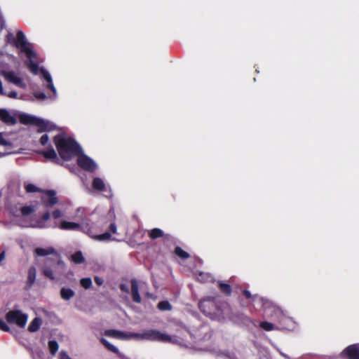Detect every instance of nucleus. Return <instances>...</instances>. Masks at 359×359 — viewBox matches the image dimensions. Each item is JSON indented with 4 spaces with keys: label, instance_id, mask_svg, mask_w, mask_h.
Segmentation results:
<instances>
[{
    "label": "nucleus",
    "instance_id": "obj_1",
    "mask_svg": "<svg viewBox=\"0 0 359 359\" xmlns=\"http://www.w3.org/2000/svg\"><path fill=\"white\" fill-rule=\"evenodd\" d=\"M0 201H4V207L9 212L17 218V223L21 227L44 229L58 227L62 230H79L97 241H109L111 235L105 232L101 235L94 233L90 227V223H77L74 222L62 221L60 224L56 222L49 223L50 213H44L41 218H34L32 214L36 210L34 205H23L21 197L17 194H9L7 190L0 192Z\"/></svg>",
    "mask_w": 359,
    "mask_h": 359
},
{
    "label": "nucleus",
    "instance_id": "obj_2",
    "mask_svg": "<svg viewBox=\"0 0 359 359\" xmlns=\"http://www.w3.org/2000/svg\"><path fill=\"white\" fill-rule=\"evenodd\" d=\"M243 294L246 298L250 299L251 304L255 309H262L264 318L271 319L276 323L282 320L292 323V318L287 316L280 307L269 299L257 294L252 295L250 292L247 290H243Z\"/></svg>",
    "mask_w": 359,
    "mask_h": 359
},
{
    "label": "nucleus",
    "instance_id": "obj_3",
    "mask_svg": "<svg viewBox=\"0 0 359 359\" xmlns=\"http://www.w3.org/2000/svg\"><path fill=\"white\" fill-rule=\"evenodd\" d=\"M201 311L212 320L222 322L229 317L231 308L226 302L217 303L215 299L206 297L198 304Z\"/></svg>",
    "mask_w": 359,
    "mask_h": 359
},
{
    "label": "nucleus",
    "instance_id": "obj_4",
    "mask_svg": "<svg viewBox=\"0 0 359 359\" xmlns=\"http://www.w3.org/2000/svg\"><path fill=\"white\" fill-rule=\"evenodd\" d=\"M54 142L60 156L65 161L78 156L81 151V147L74 140L64 135H56Z\"/></svg>",
    "mask_w": 359,
    "mask_h": 359
},
{
    "label": "nucleus",
    "instance_id": "obj_5",
    "mask_svg": "<svg viewBox=\"0 0 359 359\" xmlns=\"http://www.w3.org/2000/svg\"><path fill=\"white\" fill-rule=\"evenodd\" d=\"M15 43L16 47L26 55L28 59L26 64L29 70L34 74L37 75L39 73V65L36 62L34 61V59L36 57V53L33 50L32 44L27 42L25 35L22 31H18Z\"/></svg>",
    "mask_w": 359,
    "mask_h": 359
},
{
    "label": "nucleus",
    "instance_id": "obj_6",
    "mask_svg": "<svg viewBox=\"0 0 359 359\" xmlns=\"http://www.w3.org/2000/svg\"><path fill=\"white\" fill-rule=\"evenodd\" d=\"M65 269V262L60 259L57 254H55L53 257L46 259L43 267V273L50 280H55L56 276H62L64 273Z\"/></svg>",
    "mask_w": 359,
    "mask_h": 359
},
{
    "label": "nucleus",
    "instance_id": "obj_7",
    "mask_svg": "<svg viewBox=\"0 0 359 359\" xmlns=\"http://www.w3.org/2000/svg\"><path fill=\"white\" fill-rule=\"evenodd\" d=\"M41 74V78L46 82L44 86L52 92V95L48 96L51 101H55L57 99V92L55 87L50 74L43 67L39 68V73ZM34 96L39 100H44L48 98V96L43 92L36 91L34 93Z\"/></svg>",
    "mask_w": 359,
    "mask_h": 359
},
{
    "label": "nucleus",
    "instance_id": "obj_8",
    "mask_svg": "<svg viewBox=\"0 0 359 359\" xmlns=\"http://www.w3.org/2000/svg\"><path fill=\"white\" fill-rule=\"evenodd\" d=\"M19 118L22 123L36 126L39 128L38 131L39 133L53 130L56 128L53 123L48 120L26 114H21Z\"/></svg>",
    "mask_w": 359,
    "mask_h": 359
},
{
    "label": "nucleus",
    "instance_id": "obj_9",
    "mask_svg": "<svg viewBox=\"0 0 359 359\" xmlns=\"http://www.w3.org/2000/svg\"><path fill=\"white\" fill-rule=\"evenodd\" d=\"M144 341H157L161 342H170L172 344H178V339L172 337L166 333L161 332L157 330H143Z\"/></svg>",
    "mask_w": 359,
    "mask_h": 359
},
{
    "label": "nucleus",
    "instance_id": "obj_10",
    "mask_svg": "<svg viewBox=\"0 0 359 359\" xmlns=\"http://www.w3.org/2000/svg\"><path fill=\"white\" fill-rule=\"evenodd\" d=\"M6 318L8 323L23 328L27 324L28 316L20 310H11L6 313Z\"/></svg>",
    "mask_w": 359,
    "mask_h": 359
},
{
    "label": "nucleus",
    "instance_id": "obj_11",
    "mask_svg": "<svg viewBox=\"0 0 359 359\" xmlns=\"http://www.w3.org/2000/svg\"><path fill=\"white\" fill-rule=\"evenodd\" d=\"M77 163L80 168L88 172H93L97 168V165L93 159L84 154L82 150L77 156Z\"/></svg>",
    "mask_w": 359,
    "mask_h": 359
},
{
    "label": "nucleus",
    "instance_id": "obj_12",
    "mask_svg": "<svg viewBox=\"0 0 359 359\" xmlns=\"http://www.w3.org/2000/svg\"><path fill=\"white\" fill-rule=\"evenodd\" d=\"M92 187L94 191L102 192L106 197H111V191L109 184L100 177H94L92 182Z\"/></svg>",
    "mask_w": 359,
    "mask_h": 359
},
{
    "label": "nucleus",
    "instance_id": "obj_13",
    "mask_svg": "<svg viewBox=\"0 0 359 359\" xmlns=\"http://www.w3.org/2000/svg\"><path fill=\"white\" fill-rule=\"evenodd\" d=\"M1 75L7 81L15 85L19 88H25L27 87V85L24 82L23 79L17 72L14 71H3L1 72Z\"/></svg>",
    "mask_w": 359,
    "mask_h": 359
},
{
    "label": "nucleus",
    "instance_id": "obj_14",
    "mask_svg": "<svg viewBox=\"0 0 359 359\" xmlns=\"http://www.w3.org/2000/svg\"><path fill=\"white\" fill-rule=\"evenodd\" d=\"M41 201L46 208L53 207L58 201L57 198L56 197V192L53 190H48L43 192L41 194Z\"/></svg>",
    "mask_w": 359,
    "mask_h": 359
},
{
    "label": "nucleus",
    "instance_id": "obj_15",
    "mask_svg": "<svg viewBox=\"0 0 359 359\" xmlns=\"http://www.w3.org/2000/svg\"><path fill=\"white\" fill-rule=\"evenodd\" d=\"M342 354L346 355L348 359H359V344H355L346 348Z\"/></svg>",
    "mask_w": 359,
    "mask_h": 359
},
{
    "label": "nucleus",
    "instance_id": "obj_16",
    "mask_svg": "<svg viewBox=\"0 0 359 359\" xmlns=\"http://www.w3.org/2000/svg\"><path fill=\"white\" fill-rule=\"evenodd\" d=\"M0 120L8 125L16 123V118L6 109H0Z\"/></svg>",
    "mask_w": 359,
    "mask_h": 359
},
{
    "label": "nucleus",
    "instance_id": "obj_17",
    "mask_svg": "<svg viewBox=\"0 0 359 359\" xmlns=\"http://www.w3.org/2000/svg\"><path fill=\"white\" fill-rule=\"evenodd\" d=\"M82 223H90L89 225L90 229L94 231L95 234L99 235L97 233L104 230V224L105 223L104 219H102L97 222L95 223L89 219H83Z\"/></svg>",
    "mask_w": 359,
    "mask_h": 359
},
{
    "label": "nucleus",
    "instance_id": "obj_18",
    "mask_svg": "<svg viewBox=\"0 0 359 359\" xmlns=\"http://www.w3.org/2000/svg\"><path fill=\"white\" fill-rule=\"evenodd\" d=\"M131 295L133 302L136 303H141L142 298L139 293L138 282L135 279L131 280Z\"/></svg>",
    "mask_w": 359,
    "mask_h": 359
},
{
    "label": "nucleus",
    "instance_id": "obj_19",
    "mask_svg": "<svg viewBox=\"0 0 359 359\" xmlns=\"http://www.w3.org/2000/svg\"><path fill=\"white\" fill-rule=\"evenodd\" d=\"M60 294V297L63 300L69 301L74 296L75 292L71 288L63 287L61 288Z\"/></svg>",
    "mask_w": 359,
    "mask_h": 359
},
{
    "label": "nucleus",
    "instance_id": "obj_20",
    "mask_svg": "<svg viewBox=\"0 0 359 359\" xmlns=\"http://www.w3.org/2000/svg\"><path fill=\"white\" fill-rule=\"evenodd\" d=\"M108 217L111 219V223L109 224V228L112 233H116L117 227L115 223V212L114 208H111L108 212Z\"/></svg>",
    "mask_w": 359,
    "mask_h": 359
},
{
    "label": "nucleus",
    "instance_id": "obj_21",
    "mask_svg": "<svg viewBox=\"0 0 359 359\" xmlns=\"http://www.w3.org/2000/svg\"><path fill=\"white\" fill-rule=\"evenodd\" d=\"M35 254L39 257H44L48 255H55V250L53 248H37L35 249Z\"/></svg>",
    "mask_w": 359,
    "mask_h": 359
},
{
    "label": "nucleus",
    "instance_id": "obj_22",
    "mask_svg": "<svg viewBox=\"0 0 359 359\" xmlns=\"http://www.w3.org/2000/svg\"><path fill=\"white\" fill-rule=\"evenodd\" d=\"M259 326L261 328H262L263 330H264L265 331H272V330H279L280 327H279V325H276L274 323H269V322H267V321H262L259 324Z\"/></svg>",
    "mask_w": 359,
    "mask_h": 359
},
{
    "label": "nucleus",
    "instance_id": "obj_23",
    "mask_svg": "<svg viewBox=\"0 0 359 359\" xmlns=\"http://www.w3.org/2000/svg\"><path fill=\"white\" fill-rule=\"evenodd\" d=\"M36 269L35 267H30L28 271L27 283L31 287L36 280Z\"/></svg>",
    "mask_w": 359,
    "mask_h": 359
},
{
    "label": "nucleus",
    "instance_id": "obj_24",
    "mask_svg": "<svg viewBox=\"0 0 359 359\" xmlns=\"http://www.w3.org/2000/svg\"><path fill=\"white\" fill-rule=\"evenodd\" d=\"M41 154L47 159H50L53 161H55L57 160V154L53 148L43 151Z\"/></svg>",
    "mask_w": 359,
    "mask_h": 359
},
{
    "label": "nucleus",
    "instance_id": "obj_25",
    "mask_svg": "<svg viewBox=\"0 0 359 359\" xmlns=\"http://www.w3.org/2000/svg\"><path fill=\"white\" fill-rule=\"evenodd\" d=\"M238 318L241 320V322L246 325V326H250V325H254V326H256V321L255 320H253L252 319H251L250 317H248V316L245 315V314H240L238 316Z\"/></svg>",
    "mask_w": 359,
    "mask_h": 359
},
{
    "label": "nucleus",
    "instance_id": "obj_26",
    "mask_svg": "<svg viewBox=\"0 0 359 359\" xmlns=\"http://www.w3.org/2000/svg\"><path fill=\"white\" fill-rule=\"evenodd\" d=\"M41 325V319L39 318H35L29 324L28 330L32 332H36L40 328Z\"/></svg>",
    "mask_w": 359,
    "mask_h": 359
},
{
    "label": "nucleus",
    "instance_id": "obj_27",
    "mask_svg": "<svg viewBox=\"0 0 359 359\" xmlns=\"http://www.w3.org/2000/svg\"><path fill=\"white\" fill-rule=\"evenodd\" d=\"M71 259L72 261L75 264H81L85 261V258L81 251H77L75 253L72 254L71 256Z\"/></svg>",
    "mask_w": 359,
    "mask_h": 359
},
{
    "label": "nucleus",
    "instance_id": "obj_28",
    "mask_svg": "<svg viewBox=\"0 0 359 359\" xmlns=\"http://www.w3.org/2000/svg\"><path fill=\"white\" fill-rule=\"evenodd\" d=\"M197 280L200 282H213L214 278L210 273L200 272L197 277Z\"/></svg>",
    "mask_w": 359,
    "mask_h": 359
},
{
    "label": "nucleus",
    "instance_id": "obj_29",
    "mask_svg": "<svg viewBox=\"0 0 359 359\" xmlns=\"http://www.w3.org/2000/svg\"><path fill=\"white\" fill-rule=\"evenodd\" d=\"M101 342L109 351H112L114 353H116L118 355H121V353L119 352V350L115 346L110 344L106 339L102 338Z\"/></svg>",
    "mask_w": 359,
    "mask_h": 359
},
{
    "label": "nucleus",
    "instance_id": "obj_30",
    "mask_svg": "<svg viewBox=\"0 0 359 359\" xmlns=\"http://www.w3.org/2000/svg\"><path fill=\"white\" fill-rule=\"evenodd\" d=\"M279 325L280 329L292 330L294 328V322L292 320V323L289 321L282 320L281 322H277Z\"/></svg>",
    "mask_w": 359,
    "mask_h": 359
},
{
    "label": "nucleus",
    "instance_id": "obj_31",
    "mask_svg": "<svg viewBox=\"0 0 359 359\" xmlns=\"http://www.w3.org/2000/svg\"><path fill=\"white\" fill-rule=\"evenodd\" d=\"M219 287L220 290L227 295H230L231 293V287L230 285L224 283L223 281H219Z\"/></svg>",
    "mask_w": 359,
    "mask_h": 359
},
{
    "label": "nucleus",
    "instance_id": "obj_32",
    "mask_svg": "<svg viewBox=\"0 0 359 359\" xmlns=\"http://www.w3.org/2000/svg\"><path fill=\"white\" fill-rule=\"evenodd\" d=\"M149 236L151 238L156 239L162 237L163 236V231L158 228H155L149 232Z\"/></svg>",
    "mask_w": 359,
    "mask_h": 359
},
{
    "label": "nucleus",
    "instance_id": "obj_33",
    "mask_svg": "<svg viewBox=\"0 0 359 359\" xmlns=\"http://www.w3.org/2000/svg\"><path fill=\"white\" fill-rule=\"evenodd\" d=\"M175 253L177 256L182 258V259H186L189 257V255L188 252L183 250L180 247H176L175 249Z\"/></svg>",
    "mask_w": 359,
    "mask_h": 359
},
{
    "label": "nucleus",
    "instance_id": "obj_34",
    "mask_svg": "<svg viewBox=\"0 0 359 359\" xmlns=\"http://www.w3.org/2000/svg\"><path fill=\"white\" fill-rule=\"evenodd\" d=\"M80 285L84 289H89L93 285L92 280L90 278H83L80 280Z\"/></svg>",
    "mask_w": 359,
    "mask_h": 359
},
{
    "label": "nucleus",
    "instance_id": "obj_35",
    "mask_svg": "<svg viewBox=\"0 0 359 359\" xmlns=\"http://www.w3.org/2000/svg\"><path fill=\"white\" fill-rule=\"evenodd\" d=\"M58 344L55 340H51L48 342V348L52 355H55L58 350Z\"/></svg>",
    "mask_w": 359,
    "mask_h": 359
},
{
    "label": "nucleus",
    "instance_id": "obj_36",
    "mask_svg": "<svg viewBox=\"0 0 359 359\" xmlns=\"http://www.w3.org/2000/svg\"><path fill=\"white\" fill-rule=\"evenodd\" d=\"M130 339L137 341H144V332H130Z\"/></svg>",
    "mask_w": 359,
    "mask_h": 359
},
{
    "label": "nucleus",
    "instance_id": "obj_37",
    "mask_svg": "<svg viewBox=\"0 0 359 359\" xmlns=\"http://www.w3.org/2000/svg\"><path fill=\"white\" fill-rule=\"evenodd\" d=\"M158 309L161 311H169L171 309V305L167 301H162L158 304Z\"/></svg>",
    "mask_w": 359,
    "mask_h": 359
},
{
    "label": "nucleus",
    "instance_id": "obj_38",
    "mask_svg": "<svg viewBox=\"0 0 359 359\" xmlns=\"http://www.w3.org/2000/svg\"><path fill=\"white\" fill-rule=\"evenodd\" d=\"M25 188L27 193H34L39 191V189L33 184H25Z\"/></svg>",
    "mask_w": 359,
    "mask_h": 359
},
{
    "label": "nucleus",
    "instance_id": "obj_39",
    "mask_svg": "<svg viewBox=\"0 0 359 359\" xmlns=\"http://www.w3.org/2000/svg\"><path fill=\"white\" fill-rule=\"evenodd\" d=\"M30 353L33 359L42 358L43 352L39 348H36L34 350L31 349Z\"/></svg>",
    "mask_w": 359,
    "mask_h": 359
},
{
    "label": "nucleus",
    "instance_id": "obj_40",
    "mask_svg": "<svg viewBox=\"0 0 359 359\" xmlns=\"http://www.w3.org/2000/svg\"><path fill=\"white\" fill-rule=\"evenodd\" d=\"M119 330H108L104 332V334L108 337L119 339Z\"/></svg>",
    "mask_w": 359,
    "mask_h": 359
},
{
    "label": "nucleus",
    "instance_id": "obj_41",
    "mask_svg": "<svg viewBox=\"0 0 359 359\" xmlns=\"http://www.w3.org/2000/svg\"><path fill=\"white\" fill-rule=\"evenodd\" d=\"M130 332H119V339L122 340H130Z\"/></svg>",
    "mask_w": 359,
    "mask_h": 359
},
{
    "label": "nucleus",
    "instance_id": "obj_42",
    "mask_svg": "<svg viewBox=\"0 0 359 359\" xmlns=\"http://www.w3.org/2000/svg\"><path fill=\"white\" fill-rule=\"evenodd\" d=\"M11 144V142L5 138L4 134L0 133V145L8 146Z\"/></svg>",
    "mask_w": 359,
    "mask_h": 359
},
{
    "label": "nucleus",
    "instance_id": "obj_43",
    "mask_svg": "<svg viewBox=\"0 0 359 359\" xmlns=\"http://www.w3.org/2000/svg\"><path fill=\"white\" fill-rule=\"evenodd\" d=\"M0 330L4 331V332H9L10 327L6 323V322L0 318Z\"/></svg>",
    "mask_w": 359,
    "mask_h": 359
},
{
    "label": "nucleus",
    "instance_id": "obj_44",
    "mask_svg": "<svg viewBox=\"0 0 359 359\" xmlns=\"http://www.w3.org/2000/svg\"><path fill=\"white\" fill-rule=\"evenodd\" d=\"M4 95L7 96V97H10V98H13V99H17V98H18V93H17L16 91H15V90L11 91V92H9V93H7V92L6 91V94H4Z\"/></svg>",
    "mask_w": 359,
    "mask_h": 359
},
{
    "label": "nucleus",
    "instance_id": "obj_45",
    "mask_svg": "<svg viewBox=\"0 0 359 359\" xmlns=\"http://www.w3.org/2000/svg\"><path fill=\"white\" fill-rule=\"evenodd\" d=\"M49 137L48 135L45 134L43 135L40 139V143L41 145L44 146L46 145L48 142Z\"/></svg>",
    "mask_w": 359,
    "mask_h": 359
},
{
    "label": "nucleus",
    "instance_id": "obj_46",
    "mask_svg": "<svg viewBox=\"0 0 359 359\" xmlns=\"http://www.w3.org/2000/svg\"><path fill=\"white\" fill-rule=\"evenodd\" d=\"M52 216L54 219H58L62 216V213L60 210H55L53 212Z\"/></svg>",
    "mask_w": 359,
    "mask_h": 359
},
{
    "label": "nucleus",
    "instance_id": "obj_47",
    "mask_svg": "<svg viewBox=\"0 0 359 359\" xmlns=\"http://www.w3.org/2000/svg\"><path fill=\"white\" fill-rule=\"evenodd\" d=\"M59 359H72L66 351H62L59 355Z\"/></svg>",
    "mask_w": 359,
    "mask_h": 359
},
{
    "label": "nucleus",
    "instance_id": "obj_48",
    "mask_svg": "<svg viewBox=\"0 0 359 359\" xmlns=\"http://www.w3.org/2000/svg\"><path fill=\"white\" fill-rule=\"evenodd\" d=\"M94 280H95V283L97 284L98 285H102L104 283L103 279L98 276H95Z\"/></svg>",
    "mask_w": 359,
    "mask_h": 359
},
{
    "label": "nucleus",
    "instance_id": "obj_49",
    "mask_svg": "<svg viewBox=\"0 0 359 359\" xmlns=\"http://www.w3.org/2000/svg\"><path fill=\"white\" fill-rule=\"evenodd\" d=\"M120 289L121 290V291L125 292H128V291H129L128 286L124 284H121L120 285Z\"/></svg>",
    "mask_w": 359,
    "mask_h": 359
},
{
    "label": "nucleus",
    "instance_id": "obj_50",
    "mask_svg": "<svg viewBox=\"0 0 359 359\" xmlns=\"http://www.w3.org/2000/svg\"><path fill=\"white\" fill-rule=\"evenodd\" d=\"M6 94V91L4 90L3 85L1 81H0V95H3Z\"/></svg>",
    "mask_w": 359,
    "mask_h": 359
},
{
    "label": "nucleus",
    "instance_id": "obj_51",
    "mask_svg": "<svg viewBox=\"0 0 359 359\" xmlns=\"http://www.w3.org/2000/svg\"><path fill=\"white\" fill-rule=\"evenodd\" d=\"M280 354H281V355H282L285 358H286V359H289V356H288V355H287L286 354H285V353H282V352H280Z\"/></svg>",
    "mask_w": 359,
    "mask_h": 359
},
{
    "label": "nucleus",
    "instance_id": "obj_52",
    "mask_svg": "<svg viewBox=\"0 0 359 359\" xmlns=\"http://www.w3.org/2000/svg\"><path fill=\"white\" fill-rule=\"evenodd\" d=\"M119 357L121 358V359H129L128 357H126V355H124L121 353V355H119Z\"/></svg>",
    "mask_w": 359,
    "mask_h": 359
},
{
    "label": "nucleus",
    "instance_id": "obj_53",
    "mask_svg": "<svg viewBox=\"0 0 359 359\" xmlns=\"http://www.w3.org/2000/svg\"><path fill=\"white\" fill-rule=\"evenodd\" d=\"M4 154H1L0 153V157H1V156H4Z\"/></svg>",
    "mask_w": 359,
    "mask_h": 359
}]
</instances>
